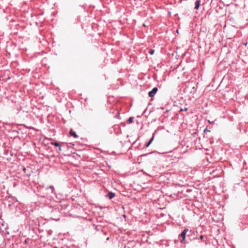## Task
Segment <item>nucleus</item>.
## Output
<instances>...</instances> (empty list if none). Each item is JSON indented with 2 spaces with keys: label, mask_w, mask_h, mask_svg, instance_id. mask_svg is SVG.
<instances>
[{
  "label": "nucleus",
  "mask_w": 248,
  "mask_h": 248,
  "mask_svg": "<svg viewBox=\"0 0 248 248\" xmlns=\"http://www.w3.org/2000/svg\"><path fill=\"white\" fill-rule=\"evenodd\" d=\"M188 231V230L187 229H186L183 231V232L180 235V236L182 237V240H181V243H182L185 240L186 235Z\"/></svg>",
  "instance_id": "obj_1"
},
{
  "label": "nucleus",
  "mask_w": 248,
  "mask_h": 248,
  "mask_svg": "<svg viewBox=\"0 0 248 248\" xmlns=\"http://www.w3.org/2000/svg\"><path fill=\"white\" fill-rule=\"evenodd\" d=\"M157 90L158 89L156 87L154 88L151 91L149 92V96L151 97H153L154 95L156 93Z\"/></svg>",
  "instance_id": "obj_2"
},
{
  "label": "nucleus",
  "mask_w": 248,
  "mask_h": 248,
  "mask_svg": "<svg viewBox=\"0 0 248 248\" xmlns=\"http://www.w3.org/2000/svg\"><path fill=\"white\" fill-rule=\"evenodd\" d=\"M200 3H201V0H197L195 2V9H196V10H198L199 8V6H200Z\"/></svg>",
  "instance_id": "obj_3"
},
{
  "label": "nucleus",
  "mask_w": 248,
  "mask_h": 248,
  "mask_svg": "<svg viewBox=\"0 0 248 248\" xmlns=\"http://www.w3.org/2000/svg\"><path fill=\"white\" fill-rule=\"evenodd\" d=\"M69 134H70V136H73L74 138L78 137V135H77L76 132L72 130H70V131L69 132Z\"/></svg>",
  "instance_id": "obj_4"
},
{
  "label": "nucleus",
  "mask_w": 248,
  "mask_h": 248,
  "mask_svg": "<svg viewBox=\"0 0 248 248\" xmlns=\"http://www.w3.org/2000/svg\"><path fill=\"white\" fill-rule=\"evenodd\" d=\"M115 195V194L114 193L109 192L107 196L109 198V199H112L114 197Z\"/></svg>",
  "instance_id": "obj_5"
},
{
  "label": "nucleus",
  "mask_w": 248,
  "mask_h": 248,
  "mask_svg": "<svg viewBox=\"0 0 248 248\" xmlns=\"http://www.w3.org/2000/svg\"><path fill=\"white\" fill-rule=\"evenodd\" d=\"M154 136H153L152 137V138L150 139V141H149V142L146 144V147H148L149 146V145L151 144V143L153 142V141L154 140Z\"/></svg>",
  "instance_id": "obj_6"
},
{
  "label": "nucleus",
  "mask_w": 248,
  "mask_h": 248,
  "mask_svg": "<svg viewBox=\"0 0 248 248\" xmlns=\"http://www.w3.org/2000/svg\"><path fill=\"white\" fill-rule=\"evenodd\" d=\"M51 145H54L56 147L60 146V144L57 142H52L50 143Z\"/></svg>",
  "instance_id": "obj_7"
},
{
  "label": "nucleus",
  "mask_w": 248,
  "mask_h": 248,
  "mask_svg": "<svg viewBox=\"0 0 248 248\" xmlns=\"http://www.w3.org/2000/svg\"><path fill=\"white\" fill-rule=\"evenodd\" d=\"M133 121V118L132 117H130L128 120V122L130 124Z\"/></svg>",
  "instance_id": "obj_8"
},
{
  "label": "nucleus",
  "mask_w": 248,
  "mask_h": 248,
  "mask_svg": "<svg viewBox=\"0 0 248 248\" xmlns=\"http://www.w3.org/2000/svg\"><path fill=\"white\" fill-rule=\"evenodd\" d=\"M155 52V50L154 49H151L149 51V53L150 55H153Z\"/></svg>",
  "instance_id": "obj_9"
},
{
  "label": "nucleus",
  "mask_w": 248,
  "mask_h": 248,
  "mask_svg": "<svg viewBox=\"0 0 248 248\" xmlns=\"http://www.w3.org/2000/svg\"><path fill=\"white\" fill-rule=\"evenodd\" d=\"M187 110H188V108H185L184 109L181 108V109H180V111H183V110L187 111Z\"/></svg>",
  "instance_id": "obj_10"
},
{
  "label": "nucleus",
  "mask_w": 248,
  "mask_h": 248,
  "mask_svg": "<svg viewBox=\"0 0 248 248\" xmlns=\"http://www.w3.org/2000/svg\"><path fill=\"white\" fill-rule=\"evenodd\" d=\"M49 188L52 189V192H53V191H54V187L53 186H49Z\"/></svg>",
  "instance_id": "obj_11"
},
{
  "label": "nucleus",
  "mask_w": 248,
  "mask_h": 248,
  "mask_svg": "<svg viewBox=\"0 0 248 248\" xmlns=\"http://www.w3.org/2000/svg\"><path fill=\"white\" fill-rule=\"evenodd\" d=\"M58 147H59V151H62V149H61V145H60V146H58Z\"/></svg>",
  "instance_id": "obj_12"
},
{
  "label": "nucleus",
  "mask_w": 248,
  "mask_h": 248,
  "mask_svg": "<svg viewBox=\"0 0 248 248\" xmlns=\"http://www.w3.org/2000/svg\"><path fill=\"white\" fill-rule=\"evenodd\" d=\"M26 168H23V171H24L25 172H26Z\"/></svg>",
  "instance_id": "obj_13"
},
{
  "label": "nucleus",
  "mask_w": 248,
  "mask_h": 248,
  "mask_svg": "<svg viewBox=\"0 0 248 248\" xmlns=\"http://www.w3.org/2000/svg\"><path fill=\"white\" fill-rule=\"evenodd\" d=\"M208 122H209V123H210V124L214 123V122H211V121H209V120L208 121Z\"/></svg>",
  "instance_id": "obj_14"
},
{
  "label": "nucleus",
  "mask_w": 248,
  "mask_h": 248,
  "mask_svg": "<svg viewBox=\"0 0 248 248\" xmlns=\"http://www.w3.org/2000/svg\"><path fill=\"white\" fill-rule=\"evenodd\" d=\"M202 238H203V236L202 235H201L200 236V239H202Z\"/></svg>",
  "instance_id": "obj_15"
},
{
  "label": "nucleus",
  "mask_w": 248,
  "mask_h": 248,
  "mask_svg": "<svg viewBox=\"0 0 248 248\" xmlns=\"http://www.w3.org/2000/svg\"><path fill=\"white\" fill-rule=\"evenodd\" d=\"M176 32L178 33H179L178 30H177Z\"/></svg>",
  "instance_id": "obj_16"
},
{
  "label": "nucleus",
  "mask_w": 248,
  "mask_h": 248,
  "mask_svg": "<svg viewBox=\"0 0 248 248\" xmlns=\"http://www.w3.org/2000/svg\"><path fill=\"white\" fill-rule=\"evenodd\" d=\"M247 43H246V44H245V46H247Z\"/></svg>",
  "instance_id": "obj_17"
},
{
  "label": "nucleus",
  "mask_w": 248,
  "mask_h": 248,
  "mask_svg": "<svg viewBox=\"0 0 248 248\" xmlns=\"http://www.w3.org/2000/svg\"><path fill=\"white\" fill-rule=\"evenodd\" d=\"M53 248H57V247H55Z\"/></svg>",
  "instance_id": "obj_18"
}]
</instances>
